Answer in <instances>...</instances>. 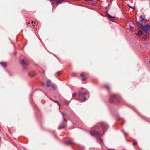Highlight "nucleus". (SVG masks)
<instances>
[{
    "instance_id": "obj_4",
    "label": "nucleus",
    "mask_w": 150,
    "mask_h": 150,
    "mask_svg": "<svg viewBox=\"0 0 150 150\" xmlns=\"http://www.w3.org/2000/svg\"><path fill=\"white\" fill-rule=\"evenodd\" d=\"M107 16L109 17V20L110 21L113 22L114 21L113 18L111 16V15H109V14H108L107 15Z\"/></svg>"
},
{
    "instance_id": "obj_32",
    "label": "nucleus",
    "mask_w": 150,
    "mask_h": 150,
    "mask_svg": "<svg viewBox=\"0 0 150 150\" xmlns=\"http://www.w3.org/2000/svg\"><path fill=\"white\" fill-rule=\"evenodd\" d=\"M110 150H115L114 149H110Z\"/></svg>"
},
{
    "instance_id": "obj_30",
    "label": "nucleus",
    "mask_w": 150,
    "mask_h": 150,
    "mask_svg": "<svg viewBox=\"0 0 150 150\" xmlns=\"http://www.w3.org/2000/svg\"><path fill=\"white\" fill-rule=\"evenodd\" d=\"M92 0H86V1H91Z\"/></svg>"
},
{
    "instance_id": "obj_10",
    "label": "nucleus",
    "mask_w": 150,
    "mask_h": 150,
    "mask_svg": "<svg viewBox=\"0 0 150 150\" xmlns=\"http://www.w3.org/2000/svg\"><path fill=\"white\" fill-rule=\"evenodd\" d=\"M95 133L93 131H91L90 132V134L91 136H94L95 135Z\"/></svg>"
},
{
    "instance_id": "obj_24",
    "label": "nucleus",
    "mask_w": 150,
    "mask_h": 150,
    "mask_svg": "<svg viewBox=\"0 0 150 150\" xmlns=\"http://www.w3.org/2000/svg\"><path fill=\"white\" fill-rule=\"evenodd\" d=\"M137 144V143L136 142H134L133 143V145L134 146L135 145H136V144Z\"/></svg>"
},
{
    "instance_id": "obj_26",
    "label": "nucleus",
    "mask_w": 150,
    "mask_h": 150,
    "mask_svg": "<svg viewBox=\"0 0 150 150\" xmlns=\"http://www.w3.org/2000/svg\"><path fill=\"white\" fill-rule=\"evenodd\" d=\"M58 73V75H57V76H59V75H60V72H58V73Z\"/></svg>"
},
{
    "instance_id": "obj_33",
    "label": "nucleus",
    "mask_w": 150,
    "mask_h": 150,
    "mask_svg": "<svg viewBox=\"0 0 150 150\" xmlns=\"http://www.w3.org/2000/svg\"><path fill=\"white\" fill-rule=\"evenodd\" d=\"M149 62H150V61H149Z\"/></svg>"
},
{
    "instance_id": "obj_27",
    "label": "nucleus",
    "mask_w": 150,
    "mask_h": 150,
    "mask_svg": "<svg viewBox=\"0 0 150 150\" xmlns=\"http://www.w3.org/2000/svg\"><path fill=\"white\" fill-rule=\"evenodd\" d=\"M63 121H65V122H67L66 120L64 118H63Z\"/></svg>"
},
{
    "instance_id": "obj_19",
    "label": "nucleus",
    "mask_w": 150,
    "mask_h": 150,
    "mask_svg": "<svg viewBox=\"0 0 150 150\" xmlns=\"http://www.w3.org/2000/svg\"><path fill=\"white\" fill-rule=\"evenodd\" d=\"M61 114H62V115L63 116V117H64V115L65 114V113L64 112H61Z\"/></svg>"
},
{
    "instance_id": "obj_14",
    "label": "nucleus",
    "mask_w": 150,
    "mask_h": 150,
    "mask_svg": "<svg viewBox=\"0 0 150 150\" xmlns=\"http://www.w3.org/2000/svg\"><path fill=\"white\" fill-rule=\"evenodd\" d=\"M117 96L115 95H113L112 96V97L113 98H116Z\"/></svg>"
},
{
    "instance_id": "obj_7",
    "label": "nucleus",
    "mask_w": 150,
    "mask_h": 150,
    "mask_svg": "<svg viewBox=\"0 0 150 150\" xmlns=\"http://www.w3.org/2000/svg\"><path fill=\"white\" fill-rule=\"evenodd\" d=\"M81 76L82 78V80H84L86 79V78L84 77V75L83 74L81 73Z\"/></svg>"
},
{
    "instance_id": "obj_5",
    "label": "nucleus",
    "mask_w": 150,
    "mask_h": 150,
    "mask_svg": "<svg viewBox=\"0 0 150 150\" xmlns=\"http://www.w3.org/2000/svg\"><path fill=\"white\" fill-rule=\"evenodd\" d=\"M64 1V0H56V3L57 4H59L60 3Z\"/></svg>"
},
{
    "instance_id": "obj_31",
    "label": "nucleus",
    "mask_w": 150,
    "mask_h": 150,
    "mask_svg": "<svg viewBox=\"0 0 150 150\" xmlns=\"http://www.w3.org/2000/svg\"><path fill=\"white\" fill-rule=\"evenodd\" d=\"M44 83H42V85H44Z\"/></svg>"
},
{
    "instance_id": "obj_13",
    "label": "nucleus",
    "mask_w": 150,
    "mask_h": 150,
    "mask_svg": "<svg viewBox=\"0 0 150 150\" xmlns=\"http://www.w3.org/2000/svg\"><path fill=\"white\" fill-rule=\"evenodd\" d=\"M95 135L97 136H100V134L99 133L97 132L95 133Z\"/></svg>"
},
{
    "instance_id": "obj_18",
    "label": "nucleus",
    "mask_w": 150,
    "mask_h": 150,
    "mask_svg": "<svg viewBox=\"0 0 150 150\" xmlns=\"http://www.w3.org/2000/svg\"><path fill=\"white\" fill-rule=\"evenodd\" d=\"M148 27V30H150V25H149L148 24V27Z\"/></svg>"
},
{
    "instance_id": "obj_21",
    "label": "nucleus",
    "mask_w": 150,
    "mask_h": 150,
    "mask_svg": "<svg viewBox=\"0 0 150 150\" xmlns=\"http://www.w3.org/2000/svg\"><path fill=\"white\" fill-rule=\"evenodd\" d=\"M54 102L56 103H57L58 105H59V106H60L59 104V103H58V102L57 101H54Z\"/></svg>"
},
{
    "instance_id": "obj_12",
    "label": "nucleus",
    "mask_w": 150,
    "mask_h": 150,
    "mask_svg": "<svg viewBox=\"0 0 150 150\" xmlns=\"http://www.w3.org/2000/svg\"><path fill=\"white\" fill-rule=\"evenodd\" d=\"M0 64H1V65H2L4 67H5V64L4 63L1 62L0 63Z\"/></svg>"
},
{
    "instance_id": "obj_29",
    "label": "nucleus",
    "mask_w": 150,
    "mask_h": 150,
    "mask_svg": "<svg viewBox=\"0 0 150 150\" xmlns=\"http://www.w3.org/2000/svg\"><path fill=\"white\" fill-rule=\"evenodd\" d=\"M124 134H125V135H127V134L126 133H125V132H124Z\"/></svg>"
},
{
    "instance_id": "obj_11",
    "label": "nucleus",
    "mask_w": 150,
    "mask_h": 150,
    "mask_svg": "<svg viewBox=\"0 0 150 150\" xmlns=\"http://www.w3.org/2000/svg\"><path fill=\"white\" fill-rule=\"evenodd\" d=\"M71 144V142L70 141L67 142H66V144L67 145H69Z\"/></svg>"
},
{
    "instance_id": "obj_8",
    "label": "nucleus",
    "mask_w": 150,
    "mask_h": 150,
    "mask_svg": "<svg viewBox=\"0 0 150 150\" xmlns=\"http://www.w3.org/2000/svg\"><path fill=\"white\" fill-rule=\"evenodd\" d=\"M34 73L33 72H31L29 73V75L30 76H33L35 75Z\"/></svg>"
},
{
    "instance_id": "obj_2",
    "label": "nucleus",
    "mask_w": 150,
    "mask_h": 150,
    "mask_svg": "<svg viewBox=\"0 0 150 150\" xmlns=\"http://www.w3.org/2000/svg\"><path fill=\"white\" fill-rule=\"evenodd\" d=\"M137 25L140 28L143 30L146 33L148 32V29L147 24H146L145 26H143L138 23Z\"/></svg>"
},
{
    "instance_id": "obj_22",
    "label": "nucleus",
    "mask_w": 150,
    "mask_h": 150,
    "mask_svg": "<svg viewBox=\"0 0 150 150\" xmlns=\"http://www.w3.org/2000/svg\"><path fill=\"white\" fill-rule=\"evenodd\" d=\"M143 38L144 39H146L147 38V36L146 35H144L143 37Z\"/></svg>"
},
{
    "instance_id": "obj_3",
    "label": "nucleus",
    "mask_w": 150,
    "mask_h": 150,
    "mask_svg": "<svg viewBox=\"0 0 150 150\" xmlns=\"http://www.w3.org/2000/svg\"><path fill=\"white\" fill-rule=\"evenodd\" d=\"M140 21L142 22L146 23L148 21V20L145 19V17L144 16H140Z\"/></svg>"
},
{
    "instance_id": "obj_25",
    "label": "nucleus",
    "mask_w": 150,
    "mask_h": 150,
    "mask_svg": "<svg viewBox=\"0 0 150 150\" xmlns=\"http://www.w3.org/2000/svg\"><path fill=\"white\" fill-rule=\"evenodd\" d=\"M30 23H32V24H33V21H32V22H31V21H30L29 22V23L30 24Z\"/></svg>"
},
{
    "instance_id": "obj_6",
    "label": "nucleus",
    "mask_w": 150,
    "mask_h": 150,
    "mask_svg": "<svg viewBox=\"0 0 150 150\" xmlns=\"http://www.w3.org/2000/svg\"><path fill=\"white\" fill-rule=\"evenodd\" d=\"M51 83V81L50 80H48L47 81V87H48L50 86V83Z\"/></svg>"
},
{
    "instance_id": "obj_16",
    "label": "nucleus",
    "mask_w": 150,
    "mask_h": 150,
    "mask_svg": "<svg viewBox=\"0 0 150 150\" xmlns=\"http://www.w3.org/2000/svg\"><path fill=\"white\" fill-rule=\"evenodd\" d=\"M22 63L25 64V62L23 59H22L21 61Z\"/></svg>"
},
{
    "instance_id": "obj_15",
    "label": "nucleus",
    "mask_w": 150,
    "mask_h": 150,
    "mask_svg": "<svg viewBox=\"0 0 150 150\" xmlns=\"http://www.w3.org/2000/svg\"><path fill=\"white\" fill-rule=\"evenodd\" d=\"M76 93H74L72 94V97H74L76 96Z\"/></svg>"
},
{
    "instance_id": "obj_23",
    "label": "nucleus",
    "mask_w": 150,
    "mask_h": 150,
    "mask_svg": "<svg viewBox=\"0 0 150 150\" xmlns=\"http://www.w3.org/2000/svg\"><path fill=\"white\" fill-rule=\"evenodd\" d=\"M52 87L54 89H55V86L54 85H52Z\"/></svg>"
},
{
    "instance_id": "obj_17",
    "label": "nucleus",
    "mask_w": 150,
    "mask_h": 150,
    "mask_svg": "<svg viewBox=\"0 0 150 150\" xmlns=\"http://www.w3.org/2000/svg\"><path fill=\"white\" fill-rule=\"evenodd\" d=\"M128 6H129V7L132 8L133 10L134 9V7L131 6L129 5H128Z\"/></svg>"
},
{
    "instance_id": "obj_9",
    "label": "nucleus",
    "mask_w": 150,
    "mask_h": 150,
    "mask_svg": "<svg viewBox=\"0 0 150 150\" xmlns=\"http://www.w3.org/2000/svg\"><path fill=\"white\" fill-rule=\"evenodd\" d=\"M142 34V31L140 30H139L138 31V35H141Z\"/></svg>"
},
{
    "instance_id": "obj_1",
    "label": "nucleus",
    "mask_w": 150,
    "mask_h": 150,
    "mask_svg": "<svg viewBox=\"0 0 150 150\" xmlns=\"http://www.w3.org/2000/svg\"><path fill=\"white\" fill-rule=\"evenodd\" d=\"M87 93L86 92L81 93H79V100L81 101H85L86 99L85 96L86 95Z\"/></svg>"
},
{
    "instance_id": "obj_20",
    "label": "nucleus",
    "mask_w": 150,
    "mask_h": 150,
    "mask_svg": "<svg viewBox=\"0 0 150 150\" xmlns=\"http://www.w3.org/2000/svg\"><path fill=\"white\" fill-rule=\"evenodd\" d=\"M61 126L62 127H65V126L63 124H61Z\"/></svg>"
},
{
    "instance_id": "obj_28",
    "label": "nucleus",
    "mask_w": 150,
    "mask_h": 150,
    "mask_svg": "<svg viewBox=\"0 0 150 150\" xmlns=\"http://www.w3.org/2000/svg\"><path fill=\"white\" fill-rule=\"evenodd\" d=\"M65 104H66V105H68V104H69V103H68V102H66L65 103Z\"/></svg>"
}]
</instances>
